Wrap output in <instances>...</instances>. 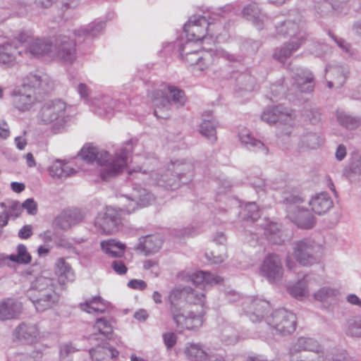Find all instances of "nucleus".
<instances>
[{
    "mask_svg": "<svg viewBox=\"0 0 361 361\" xmlns=\"http://www.w3.org/2000/svg\"><path fill=\"white\" fill-rule=\"evenodd\" d=\"M167 90L171 101L178 106H182L186 102V97L183 90L173 85H168Z\"/></svg>",
    "mask_w": 361,
    "mask_h": 361,
    "instance_id": "47",
    "label": "nucleus"
},
{
    "mask_svg": "<svg viewBox=\"0 0 361 361\" xmlns=\"http://www.w3.org/2000/svg\"><path fill=\"white\" fill-rule=\"evenodd\" d=\"M13 9L15 11L16 14L20 17L32 16L38 13L34 3L17 1L13 5Z\"/></svg>",
    "mask_w": 361,
    "mask_h": 361,
    "instance_id": "43",
    "label": "nucleus"
},
{
    "mask_svg": "<svg viewBox=\"0 0 361 361\" xmlns=\"http://www.w3.org/2000/svg\"><path fill=\"white\" fill-rule=\"evenodd\" d=\"M327 86L332 88L334 85L341 87L345 82L348 73V68L345 65H328L325 68Z\"/></svg>",
    "mask_w": 361,
    "mask_h": 361,
    "instance_id": "21",
    "label": "nucleus"
},
{
    "mask_svg": "<svg viewBox=\"0 0 361 361\" xmlns=\"http://www.w3.org/2000/svg\"><path fill=\"white\" fill-rule=\"evenodd\" d=\"M317 12L321 16H325L332 11L336 12L335 2L332 0H319L315 6Z\"/></svg>",
    "mask_w": 361,
    "mask_h": 361,
    "instance_id": "49",
    "label": "nucleus"
},
{
    "mask_svg": "<svg viewBox=\"0 0 361 361\" xmlns=\"http://www.w3.org/2000/svg\"><path fill=\"white\" fill-rule=\"evenodd\" d=\"M23 207L22 204L18 202H12L8 207V209L5 211L8 216L12 218L18 217L22 212Z\"/></svg>",
    "mask_w": 361,
    "mask_h": 361,
    "instance_id": "53",
    "label": "nucleus"
},
{
    "mask_svg": "<svg viewBox=\"0 0 361 361\" xmlns=\"http://www.w3.org/2000/svg\"><path fill=\"white\" fill-rule=\"evenodd\" d=\"M303 199L295 195H290L284 200L286 216L299 228L304 229L312 228L315 224V218L310 212L300 204Z\"/></svg>",
    "mask_w": 361,
    "mask_h": 361,
    "instance_id": "9",
    "label": "nucleus"
},
{
    "mask_svg": "<svg viewBox=\"0 0 361 361\" xmlns=\"http://www.w3.org/2000/svg\"><path fill=\"white\" fill-rule=\"evenodd\" d=\"M71 117L66 111V104L61 99L44 102L37 114V121L41 125L52 124L51 131L60 133Z\"/></svg>",
    "mask_w": 361,
    "mask_h": 361,
    "instance_id": "6",
    "label": "nucleus"
},
{
    "mask_svg": "<svg viewBox=\"0 0 361 361\" xmlns=\"http://www.w3.org/2000/svg\"><path fill=\"white\" fill-rule=\"evenodd\" d=\"M214 23L209 22L205 16H192L184 25V32L189 40L199 42L205 40L207 35H214Z\"/></svg>",
    "mask_w": 361,
    "mask_h": 361,
    "instance_id": "10",
    "label": "nucleus"
},
{
    "mask_svg": "<svg viewBox=\"0 0 361 361\" xmlns=\"http://www.w3.org/2000/svg\"><path fill=\"white\" fill-rule=\"evenodd\" d=\"M202 116V122L200 124V133L210 142H214L217 138L216 128L218 126V122L209 113H205Z\"/></svg>",
    "mask_w": 361,
    "mask_h": 361,
    "instance_id": "30",
    "label": "nucleus"
},
{
    "mask_svg": "<svg viewBox=\"0 0 361 361\" xmlns=\"http://www.w3.org/2000/svg\"><path fill=\"white\" fill-rule=\"evenodd\" d=\"M295 88L305 93L311 92L314 87V77L312 73L305 68H296L292 75Z\"/></svg>",
    "mask_w": 361,
    "mask_h": 361,
    "instance_id": "18",
    "label": "nucleus"
},
{
    "mask_svg": "<svg viewBox=\"0 0 361 361\" xmlns=\"http://www.w3.org/2000/svg\"><path fill=\"white\" fill-rule=\"evenodd\" d=\"M55 267L58 271H70L71 269V264L63 257L57 259Z\"/></svg>",
    "mask_w": 361,
    "mask_h": 361,
    "instance_id": "62",
    "label": "nucleus"
},
{
    "mask_svg": "<svg viewBox=\"0 0 361 361\" xmlns=\"http://www.w3.org/2000/svg\"><path fill=\"white\" fill-rule=\"evenodd\" d=\"M274 328L282 334H290L295 330L296 316L286 310H279L273 314Z\"/></svg>",
    "mask_w": 361,
    "mask_h": 361,
    "instance_id": "17",
    "label": "nucleus"
},
{
    "mask_svg": "<svg viewBox=\"0 0 361 361\" xmlns=\"http://www.w3.org/2000/svg\"><path fill=\"white\" fill-rule=\"evenodd\" d=\"M190 280L195 286H200L201 288H205L219 282L214 277L212 272H193L190 276Z\"/></svg>",
    "mask_w": 361,
    "mask_h": 361,
    "instance_id": "36",
    "label": "nucleus"
},
{
    "mask_svg": "<svg viewBox=\"0 0 361 361\" xmlns=\"http://www.w3.org/2000/svg\"><path fill=\"white\" fill-rule=\"evenodd\" d=\"M3 259L8 260V265L11 267V264H28L31 262L32 257L28 252L27 247L23 244H19L17 246L16 254L6 255Z\"/></svg>",
    "mask_w": 361,
    "mask_h": 361,
    "instance_id": "32",
    "label": "nucleus"
},
{
    "mask_svg": "<svg viewBox=\"0 0 361 361\" xmlns=\"http://www.w3.org/2000/svg\"><path fill=\"white\" fill-rule=\"evenodd\" d=\"M329 37L335 42L337 46L347 54H351V46L345 39L336 36L331 32H329Z\"/></svg>",
    "mask_w": 361,
    "mask_h": 361,
    "instance_id": "52",
    "label": "nucleus"
},
{
    "mask_svg": "<svg viewBox=\"0 0 361 361\" xmlns=\"http://www.w3.org/2000/svg\"><path fill=\"white\" fill-rule=\"evenodd\" d=\"M18 40L26 52L35 56L48 54L52 47V42L49 39L35 37L30 31L20 32Z\"/></svg>",
    "mask_w": 361,
    "mask_h": 361,
    "instance_id": "12",
    "label": "nucleus"
},
{
    "mask_svg": "<svg viewBox=\"0 0 361 361\" xmlns=\"http://www.w3.org/2000/svg\"><path fill=\"white\" fill-rule=\"evenodd\" d=\"M332 1L335 2L336 13H346L348 10L347 4L349 0H332Z\"/></svg>",
    "mask_w": 361,
    "mask_h": 361,
    "instance_id": "63",
    "label": "nucleus"
},
{
    "mask_svg": "<svg viewBox=\"0 0 361 361\" xmlns=\"http://www.w3.org/2000/svg\"><path fill=\"white\" fill-rule=\"evenodd\" d=\"M163 340L166 347L171 349L176 345L177 336L173 332H167L163 334Z\"/></svg>",
    "mask_w": 361,
    "mask_h": 361,
    "instance_id": "56",
    "label": "nucleus"
},
{
    "mask_svg": "<svg viewBox=\"0 0 361 361\" xmlns=\"http://www.w3.org/2000/svg\"><path fill=\"white\" fill-rule=\"evenodd\" d=\"M307 117L312 124L318 123L322 118L320 109L318 108H311L308 111Z\"/></svg>",
    "mask_w": 361,
    "mask_h": 361,
    "instance_id": "57",
    "label": "nucleus"
},
{
    "mask_svg": "<svg viewBox=\"0 0 361 361\" xmlns=\"http://www.w3.org/2000/svg\"><path fill=\"white\" fill-rule=\"evenodd\" d=\"M23 209L27 210V213L30 215H35L37 212V204L33 198L27 199L22 204Z\"/></svg>",
    "mask_w": 361,
    "mask_h": 361,
    "instance_id": "55",
    "label": "nucleus"
},
{
    "mask_svg": "<svg viewBox=\"0 0 361 361\" xmlns=\"http://www.w3.org/2000/svg\"><path fill=\"white\" fill-rule=\"evenodd\" d=\"M320 250V245L313 240L305 238L294 243L293 254L300 264L308 267L317 262V253Z\"/></svg>",
    "mask_w": 361,
    "mask_h": 361,
    "instance_id": "11",
    "label": "nucleus"
},
{
    "mask_svg": "<svg viewBox=\"0 0 361 361\" xmlns=\"http://www.w3.org/2000/svg\"><path fill=\"white\" fill-rule=\"evenodd\" d=\"M105 27L104 21H94L84 27H80L74 31V35L77 37H84L86 39L94 37L99 35Z\"/></svg>",
    "mask_w": 361,
    "mask_h": 361,
    "instance_id": "35",
    "label": "nucleus"
},
{
    "mask_svg": "<svg viewBox=\"0 0 361 361\" xmlns=\"http://www.w3.org/2000/svg\"><path fill=\"white\" fill-rule=\"evenodd\" d=\"M185 354L191 361H204L207 359L206 353L196 344H189L185 350Z\"/></svg>",
    "mask_w": 361,
    "mask_h": 361,
    "instance_id": "45",
    "label": "nucleus"
},
{
    "mask_svg": "<svg viewBox=\"0 0 361 361\" xmlns=\"http://www.w3.org/2000/svg\"><path fill=\"white\" fill-rule=\"evenodd\" d=\"M190 45V43L185 42L179 45V52L182 59L190 66H197L198 69L204 71L210 65L215 62L216 58H223L230 61H236L235 55L231 54L223 49H217L215 51H186V48Z\"/></svg>",
    "mask_w": 361,
    "mask_h": 361,
    "instance_id": "7",
    "label": "nucleus"
},
{
    "mask_svg": "<svg viewBox=\"0 0 361 361\" xmlns=\"http://www.w3.org/2000/svg\"><path fill=\"white\" fill-rule=\"evenodd\" d=\"M152 103L154 106L155 107L154 110V114L157 118H166L167 116H162L159 115L158 109H166L169 110L170 109L171 102L167 96H165L161 92H156L154 93V98L152 100Z\"/></svg>",
    "mask_w": 361,
    "mask_h": 361,
    "instance_id": "41",
    "label": "nucleus"
},
{
    "mask_svg": "<svg viewBox=\"0 0 361 361\" xmlns=\"http://www.w3.org/2000/svg\"><path fill=\"white\" fill-rule=\"evenodd\" d=\"M15 340L28 345H32L40 341L41 334L36 325L20 324L13 333Z\"/></svg>",
    "mask_w": 361,
    "mask_h": 361,
    "instance_id": "19",
    "label": "nucleus"
},
{
    "mask_svg": "<svg viewBox=\"0 0 361 361\" xmlns=\"http://www.w3.org/2000/svg\"><path fill=\"white\" fill-rule=\"evenodd\" d=\"M238 137L241 144L248 150L255 152H262L265 155L268 154V147L265 146L262 141L252 137L247 130L240 132Z\"/></svg>",
    "mask_w": 361,
    "mask_h": 361,
    "instance_id": "26",
    "label": "nucleus"
},
{
    "mask_svg": "<svg viewBox=\"0 0 361 361\" xmlns=\"http://www.w3.org/2000/svg\"><path fill=\"white\" fill-rule=\"evenodd\" d=\"M298 342L300 344H302V349L305 350H310L314 351L315 350L314 345H315V341L311 338H301L298 340Z\"/></svg>",
    "mask_w": 361,
    "mask_h": 361,
    "instance_id": "60",
    "label": "nucleus"
},
{
    "mask_svg": "<svg viewBox=\"0 0 361 361\" xmlns=\"http://www.w3.org/2000/svg\"><path fill=\"white\" fill-rule=\"evenodd\" d=\"M22 310L21 305L12 299H6L0 302V319L17 318Z\"/></svg>",
    "mask_w": 361,
    "mask_h": 361,
    "instance_id": "29",
    "label": "nucleus"
},
{
    "mask_svg": "<svg viewBox=\"0 0 361 361\" xmlns=\"http://www.w3.org/2000/svg\"><path fill=\"white\" fill-rule=\"evenodd\" d=\"M57 57L66 63H72L76 59V43L75 39L65 35H58L54 42Z\"/></svg>",
    "mask_w": 361,
    "mask_h": 361,
    "instance_id": "16",
    "label": "nucleus"
},
{
    "mask_svg": "<svg viewBox=\"0 0 361 361\" xmlns=\"http://www.w3.org/2000/svg\"><path fill=\"white\" fill-rule=\"evenodd\" d=\"M133 140L126 142L127 147H121L112 157L108 152L99 150L95 147H83L78 153L82 160L87 163L94 161L102 166L100 176L102 180L109 181L118 176L126 166L130 152L133 150Z\"/></svg>",
    "mask_w": 361,
    "mask_h": 361,
    "instance_id": "1",
    "label": "nucleus"
},
{
    "mask_svg": "<svg viewBox=\"0 0 361 361\" xmlns=\"http://www.w3.org/2000/svg\"><path fill=\"white\" fill-rule=\"evenodd\" d=\"M243 220L255 221L260 217V211L255 202H247L239 212Z\"/></svg>",
    "mask_w": 361,
    "mask_h": 361,
    "instance_id": "39",
    "label": "nucleus"
},
{
    "mask_svg": "<svg viewBox=\"0 0 361 361\" xmlns=\"http://www.w3.org/2000/svg\"><path fill=\"white\" fill-rule=\"evenodd\" d=\"M128 204L123 208L128 214L135 212L136 207L140 206L145 207L151 204L154 200V195L145 188L134 190L130 197H128Z\"/></svg>",
    "mask_w": 361,
    "mask_h": 361,
    "instance_id": "20",
    "label": "nucleus"
},
{
    "mask_svg": "<svg viewBox=\"0 0 361 361\" xmlns=\"http://www.w3.org/2000/svg\"><path fill=\"white\" fill-rule=\"evenodd\" d=\"M192 176L191 164L178 161L171 162L161 174L151 171L149 179L166 189L176 190L181 185L191 181Z\"/></svg>",
    "mask_w": 361,
    "mask_h": 361,
    "instance_id": "4",
    "label": "nucleus"
},
{
    "mask_svg": "<svg viewBox=\"0 0 361 361\" xmlns=\"http://www.w3.org/2000/svg\"><path fill=\"white\" fill-rule=\"evenodd\" d=\"M205 257L211 264H220L224 262L225 259V255H215L214 251H212L209 253L206 252Z\"/></svg>",
    "mask_w": 361,
    "mask_h": 361,
    "instance_id": "58",
    "label": "nucleus"
},
{
    "mask_svg": "<svg viewBox=\"0 0 361 361\" xmlns=\"http://www.w3.org/2000/svg\"><path fill=\"white\" fill-rule=\"evenodd\" d=\"M94 329L102 335H109L113 331V327L110 321L105 318L97 319L94 326Z\"/></svg>",
    "mask_w": 361,
    "mask_h": 361,
    "instance_id": "50",
    "label": "nucleus"
},
{
    "mask_svg": "<svg viewBox=\"0 0 361 361\" xmlns=\"http://www.w3.org/2000/svg\"><path fill=\"white\" fill-rule=\"evenodd\" d=\"M305 23L302 16L298 11L290 15L288 18L275 25L279 35L290 38L288 42L274 49L273 57L281 63H285L293 52L297 51L306 40Z\"/></svg>",
    "mask_w": 361,
    "mask_h": 361,
    "instance_id": "3",
    "label": "nucleus"
},
{
    "mask_svg": "<svg viewBox=\"0 0 361 361\" xmlns=\"http://www.w3.org/2000/svg\"><path fill=\"white\" fill-rule=\"evenodd\" d=\"M344 174L348 178L353 175H361V153L355 152L350 154L349 164L344 169Z\"/></svg>",
    "mask_w": 361,
    "mask_h": 361,
    "instance_id": "40",
    "label": "nucleus"
},
{
    "mask_svg": "<svg viewBox=\"0 0 361 361\" xmlns=\"http://www.w3.org/2000/svg\"><path fill=\"white\" fill-rule=\"evenodd\" d=\"M80 309L89 314L104 313L107 309V303L99 296L93 297L80 305Z\"/></svg>",
    "mask_w": 361,
    "mask_h": 361,
    "instance_id": "33",
    "label": "nucleus"
},
{
    "mask_svg": "<svg viewBox=\"0 0 361 361\" xmlns=\"http://www.w3.org/2000/svg\"><path fill=\"white\" fill-rule=\"evenodd\" d=\"M346 147L344 145H339L336 150L335 156L337 160L342 161L346 156Z\"/></svg>",
    "mask_w": 361,
    "mask_h": 361,
    "instance_id": "64",
    "label": "nucleus"
},
{
    "mask_svg": "<svg viewBox=\"0 0 361 361\" xmlns=\"http://www.w3.org/2000/svg\"><path fill=\"white\" fill-rule=\"evenodd\" d=\"M310 51L316 56L322 57L330 51V48L326 44L317 42L312 44Z\"/></svg>",
    "mask_w": 361,
    "mask_h": 361,
    "instance_id": "51",
    "label": "nucleus"
},
{
    "mask_svg": "<svg viewBox=\"0 0 361 361\" xmlns=\"http://www.w3.org/2000/svg\"><path fill=\"white\" fill-rule=\"evenodd\" d=\"M32 235V227L31 225H25L19 232L18 237L21 239H27Z\"/></svg>",
    "mask_w": 361,
    "mask_h": 361,
    "instance_id": "61",
    "label": "nucleus"
},
{
    "mask_svg": "<svg viewBox=\"0 0 361 361\" xmlns=\"http://www.w3.org/2000/svg\"><path fill=\"white\" fill-rule=\"evenodd\" d=\"M336 119L338 123L348 130H354L361 125V117L353 116L343 110H337Z\"/></svg>",
    "mask_w": 361,
    "mask_h": 361,
    "instance_id": "34",
    "label": "nucleus"
},
{
    "mask_svg": "<svg viewBox=\"0 0 361 361\" xmlns=\"http://www.w3.org/2000/svg\"><path fill=\"white\" fill-rule=\"evenodd\" d=\"M84 215L79 209H68L61 212L55 220L57 226L63 230H67L72 226L81 222Z\"/></svg>",
    "mask_w": 361,
    "mask_h": 361,
    "instance_id": "24",
    "label": "nucleus"
},
{
    "mask_svg": "<svg viewBox=\"0 0 361 361\" xmlns=\"http://www.w3.org/2000/svg\"><path fill=\"white\" fill-rule=\"evenodd\" d=\"M239 89L247 92H252L257 89L256 79L251 75L243 74L238 79Z\"/></svg>",
    "mask_w": 361,
    "mask_h": 361,
    "instance_id": "46",
    "label": "nucleus"
},
{
    "mask_svg": "<svg viewBox=\"0 0 361 361\" xmlns=\"http://www.w3.org/2000/svg\"><path fill=\"white\" fill-rule=\"evenodd\" d=\"M21 54L16 47L10 43L0 45V63L11 66L14 64L16 54Z\"/></svg>",
    "mask_w": 361,
    "mask_h": 361,
    "instance_id": "37",
    "label": "nucleus"
},
{
    "mask_svg": "<svg viewBox=\"0 0 361 361\" xmlns=\"http://www.w3.org/2000/svg\"><path fill=\"white\" fill-rule=\"evenodd\" d=\"M162 240L159 235H149L139 239L137 249L145 255L154 254L159 251L162 245Z\"/></svg>",
    "mask_w": 361,
    "mask_h": 361,
    "instance_id": "28",
    "label": "nucleus"
},
{
    "mask_svg": "<svg viewBox=\"0 0 361 361\" xmlns=\"http://www.w3.org/2000/svg\"><path fill=\"white\" fill-rule=\"evenodd\" d=\"M52 90L53 82L47 75L30 73L23 78L20 86L11 92L12 105L20 112L28 111L37 102L36 94H49Z\"/></svg>",
    "mask_w": 361,
    "mask_h": 361,
    "instance_id": "2",
    "label": "nucleus"
},
{
    "mask_svg": "<svg viewBox=\"0 0 361 361\" xmlns=\"http://www.w3.org/2000/svg\"><path fill=\"white\" fill-rule=\"evenodd\" d=\"M27 295L38 312L51 308L59 300V295L55 290L54 280L41 275L32 283Z\"/></svg>",
    "mask_w": 361,
    "mask_h": 361,
    "instance_id": "5",
    "label": "nucleus"
},
{
    "mask_svg": "<svg viewBox=\"0 0 361 361\" xmlns=\"http://www.w3.org/2000/svg\"><path fill=\"white\" fill-rule=\"evenodd\" d=\"M312 210L318 215L327 212L333 207V200L326 192L315 195L309 202Z\"/></svg>",
    "mask_w": 361,
    "mask_h": 361,
    "instance_id": "25",
    "label": "nucleus"
},
{
    "mask_svg": "<svg viewBox=\"0 0 361 361\" xmlns=\"http://www.w3.org/2000/svg\"><path fill=\"white\" fill-rule=\"evenodd\" d=\"M289 293L295 298H302L307 294V283L304 280L300 281L288 288Z\"/></svg>",
    "mask_w": 361,
    "mask_h": 361,
    "instance_id": "48",
    "label": "nucleus"
},
{
    "mask_svg": "<svg viewBox=\"0 0 361 361\" xmlns=\"http://www.w3.org/2000/svg\"><path fill=\"white\" fill-rule=\"evenodd\" d=\"M90 353L92 360L100 361L104 359L105 355L107 353V348L102 346H97L95 348L92 349Z\"/></svg>",
    "mask_w": 361,
    "mask_h": 361,
    "instance_id": "54",
    "label": "nucleus"
},
{
    "mask_svg": "<svg viewBox=\"0 0 361 361\" xmlns=\"http://www.w3.org/2000/svg\"><path fill=\"white\" fill-rule=\"evenodd\" d=\"M205 314L204 300L199 298V302L190 304L188 310L181 312L180 310L172 309L171 315L177 328L181 330H195L201 327Z\"/></svg>",
    "mask_w": 361,
    "mask_h": 361,
    "instance_id": "8",
    "label": "nucleus"
},
{
    "mask_svg": "<svg viewBox=\"0 0 361 361\" xmlns=\"http://www.w3.org/2000/svg\"><path fill=\"white\" fill-rule=\"evenodd\" d=\"M101 250L109 257L118 258L111 262L114 271H127L128 268L121 259L125 255L126 245L118 239L109 238L100 242Z\"/></svg>",
    "mask_w": 361,
    "mask_h": 361,
    "instance_id": "14",
    "label": "nucleus"
},
{
    "mask_svg": "<svg viewBox=\"0 0 361 361\" xmlns=\"http://www.w3.org/2000/svg\"><path fill=\"white\" fill-rule=\"evenodd\" d=\"M49 171L52 177L64 178L74 173L75 170L66 164H63L61 161L56 160L49 166Z\"/></svg>",
    "mask_w": 361,
    "mask_h": 361,
    "instance_id": "38",
    "label": "nucleus"
},
{
    "mask_svg": "<svg viewBox=\"0 0 361 361\" xmlns=\"http://www.w3.org/2000/svg\"><path fill=\"white\" fill-rule=\"evenodd\" d=\"M199 298L202 300L204 299V295L203 293H196L195 290L188 288L183 289H174L169 295V300L171 302V311L172 309H177L176 305L183 300H186L190 303L199 302Z\"/></svg>",
    "mask_w": 361,
    "mask_h": 361,
    "instance_id": "22",
    "label": "nucleus"
},
{
    "mask_svg": "<svg viewBox=\"0 0 361 361\" xmlns=\"http://www.w3.org/2000/svg\"><path fill=\"white\" fill-rule=\"evenodd\" d=\"M242 14L247 20L252 21L258 30L262 29L266 16L257 3L252 2L245 6Z\"/></svg>",
    "mask_w": 361,
    "mask_h": 361,
    "instance_id": "27",
    "label": "nucleus"
},
{
    "mask_svg": "<svg viewBox=\"0 0 361 361\" xmlns=\"http://www.w3.org/2000/svg\"><path fill=\"white\" fill-rule=\"evenodd\" d=\"M323 138L319 134L306 131L300 137L298 147L302 150L314 149L321 146Z\"/></svg>",
    "mask_w": 361,
    "mask_h": 361,
    "instance_id": "31",
    "label": "nucleus"
},
{
    "mask_svg": "<svg viewBox=\"0 0 361 361\" xmlns=\"http://www.w3.org/2000/svg\"><path fill=\"white\" fill-rule=\"evenodd\" d=\"M121 225L119 213L112 207H107L104 212H99L94 226L97 232L102 234H113L117 232Z\"/></svg>",
    "mask_w": 361,
    "mask_h": 361,
    "instance_id": "13",
    "label": "nucleus"
},
{
    "mask_svg": "<svg viewBox=\"0 0 361 361\" xmlns=\"http://www.w3.org/2000/svg\"><path fill=\"white\" fill-rule=\"evenodd\" d=\"M264 235L272 243L279 244L281 241L279 226L274 222H269L264 227Z\"/></svg>",
    "mask_w": 361,
    "mask_h": 361,
    "instance_id": "44",
    "label": "nucleus"
},
{
    "mask_svg": "<svg viewBox=\"0 0 361 361\" xmlns=\"http://www.w3.org/2000/svg\"><path fill=\"white\" fill-rule=\"evenodd\" d=\"M128 286L132 289L142 290L147 287V283L140 279H132L128 283Z\"/></svg>",
    "mask_w": 361,
    "mask_h": 361,
    "instance_id": "59",
    "label": "nucleus"
},
{
    "mask_svg": "<svg viewBox=\"0 0 361 361\" xmlns=\"http://www.w3.org/2000/svg\"><path fill=\"white\" fill-rule=\"evenodd\" d=\"M282 267V262L279 256L271 253L264 259L260 271H281Z\"/></svg>",
    "mask_w": 361,
    "mask_h": 361,
    "instance_id": "42",
    "label": "nucleus"
},
{
    "mask_svg": "<svg viewBox=\"0 0 361 361\" xmlns=\"http://www.w3.org/2000/svg\"><path fill=\"white\" fill-rule=\"evenodd\" d=\"M93 104L95 106V113L100 116L109 117L114 109L121 111V104L114 101L111 97L103 95L95 98Z\"/></svg>",
    "mask_w": 361,
    "mask_h": 361,
    "instance_id": "23",
    "label": "nucleus"
},
{
    "mask_svg": "<svg viewBox=\"0 0 361 361\" xmlns=\"http://www.w3.org/2000/svg\"><path fill=\"white\" fill-rule=\"evenodd\" d=\"M263 121L269 123H279L288 126L286 134L290 133L289 128L294 116L290 109L283 105L274 106L266 109L261 115Z\"/></svg>",
    "mask_w": 361,
    "mask_h": 361,
    "instance_id": "15",
    "label": "nucleus"
}]
</instances>
